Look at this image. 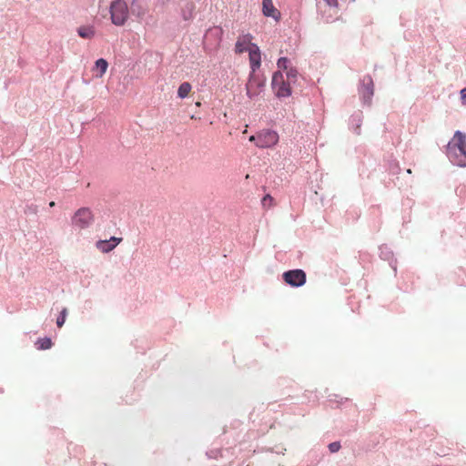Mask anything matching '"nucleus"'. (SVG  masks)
I'll return each mask as SVG.
<instances>
[{
	"label": "nucleus",
	"instance_id": "obj_17",
	"mask_svg": "<svg viewBox=\"0 0 466 466\" xmlns=\"http://www.w3.org/2000/svg\"><path fill=\"white\" fill-rule=\"evenodd\" d=\"M261 205L264 209H268L275 206V200L274 198L269 195L267 194L261 200Z\"/></svg>",
	"mask_w": 466,
	"mask_h": 466
},
{
	"label": "nucleus",
	"instance_id": "obj_8",
	"mask_svg": "<svg viewBox=\"0 0 466 466\" xmlns=\"http://www.w3.org/2000/svg\"><path fill=\"white\" fill-rule=\"evenodd\" d=\"M374 92V85L372 78L370 76H365L362 80V86L360 89L361 96L365 103L370 104L371 100V96Z\"/></svg>",
	"mask_w": 466,
	"mask_h": 466
},
{
	"label": "nucleus",
	"instance_id": "obj_25",
	"mask_svg": "<svg viewBox=\"0 0 466 466\" xmlns=\"http://www.w3.org/2000/svg\"><path fill=\"white\" fill-rule=\"evenodd\" d=\"M249 141L250 142H255L257 144V142H258V137H257V134L256 135H253L249 137Z\"/></svg>",
	"mask_w": 466,
	"mask_h": 466
},
{
	"label": "nucleus",
	"instance_id": "obj_4",
	"mask_svg": "<svg viewBox=\"0 0 466 466\" xmlns=\"http://www.w3.org/2000/svg\"><path fill=\"white\" fill-rule=\"evenodd\" d=\"M265 86V80L256 74L250 72L248 81L246 85L247 96L254 98L261 94Z\"/></svg>",
	"mask_w": 466,
	"mask_h": 466
},
{
	"label": "nucleus",
	"instance_id": "obj_21",
	"mask_svg": "<svg viewBox=\"0 0 466 466\" xmlns=\"http://www.w3.org/2000/svg\"><path fill=\"white\" fill-rule=\"evenodd\" d=\"M327 5L330 7H333V8H338L339 6V3H338V0H324Z\"/></svg>",
	"mask_w": 466,
	"mask_h": 466
},
{
	"label": "nucleus",
	"instance_id": "obj_19",
	"mask_svg": "<svg viewBox=\"0 0 466 466\" xmlns=\"http://www.w3.org/2000/svg\"><path fill=\"white\" fill-rule=\"evenodd\" d=\"M289 63V61L287 57H280L277 62V66L279 69L288 70Z\"/></svg>",
	"mask_w": 466,
	"mask_h": 466
},
{
	"label": "nucleus",
	"instance_id": "obj_15",
	"mask_svg": "<svg viewBox=\"0 0 466 466\" xmlns=\"http://www.w3.org/2000/svg\"><path fill=\"white\" fill-rule=\"evenodd\" d=\"M191 89H192V86L188 82H183L177 89L178 97L179 98L187 97L189 95Z\"/></svg>",
	"mask_w": 466,
	"mask_h": 466
},
{
	"label": "nucleus",
	"instance_id": "obj_10",
	"mask_svg": "<svg viewBox=\"0 0 466 466\" xmlns=\"http://www.w3.org/2000/svg\"><path fill=\"white\" fill-rule=\"evenodd\" d=\"M262 13L265 16L279 21L280 12L275 7L272 0H262Z\"/></svg>",
	"mask_w": 466,
	"mask_h": 466
},
{
	"label": "nucleus",
	"instance_id": "obj_12",
	"mask_svg": "<svg viewBox=\"0 0 466 466\" xmlns=\"http://www.w3.org/2000/svg\"><path fill=\"white\" fill-rule=\"evenodd\" d=\"M121 241H122L121 238L112 237L108 240L97 241L96 244V247L101 252L106 253V252L113 250Z\"/></svg>",
	"mask_w": 466,
	"mask_h": 466
},
{
	"label": "nucleus",
	"instance_id": "obj_2",
	"mask_svg": "<svg viewBox=\"0 0 466 466\" xmlns=\"http://www.w3.org/2000/svg\"><path fill=\"white\" fill-rule=\"evenodd\" d=\"M112 23L116 25H123L128 18V7L124 0H115L110 5Z\"/></svg>",
	"mask_w": 466,
	"mask_h": 466
},
{
	"label": "nucleus",
	"instance_id": "obj_22",
	"mask_svg": "<svg viewBox=\"0 0 466 466\" xmlns=\"http://www.w3.org/2000/svg\"><path fill=\"white\" fill-rule=\"evenodd\" d=\"M78 34L81 37L86 38L87 37V29L85 27H80L78 29Z\"/></svg>",
	"mask_w": 466,
	"mask_h": 466
},
{
	"label": "nucleus",
	"instance_id": "obj_18",
	"mask_svg": "<svg viewBox=\"0 0 466 466\" xmlns=\"http://www.w3.org/2000/svg\"><path fill=\"white\" fill-rule=\"evenodd\" d=\"M66 315H67V309H63L60 313V316L56 319V325L58 328H61L64 325L66 319Z\"/></svg>",
	"mask_w": 466,
	"mask_h": 466
},
{
	"label": "nucleus",
	"instance_id": "obj_5",
	"mask_svg": "<svg viewBox=\"0 0 466 466\" xmlns=\"http://www.w3.org/2000/svg\"><path fill=\"white\" fill-rule=\"evenodd\" d=\"M257 137H258V142H257V147L260 148H268L272 147L278 144L279 137L276 131L266 129L258 132L257 134Z\"/></svg>",
	"mask_w": 466,
	"mask_h": 466
},
{
	"label": "nucleus",
	"instance_id": "obj_9",
	"mask_svg": "<svg viewBox=\"0 0 466 466\" xmlns=\"http://www.w3.org/2000/svg\"><path fill=\"white\" fill-rule=\"evenodd\" d=\"M248 58L251 72H256L261 65V54L258 45L253 46V47L248 51Z\"/></svg>",
	"mask_w": 466,
	"mask_h": 466
},
{
	"label": "nucleus",
	"instance_id": "obj_13",
	"mask_svg": "<svg viewBox=\"0 0 466 466\" xmlns=\"http://www.w3.org/2000/svg\"><path fill=\"white\" fill-rule=\"evenodd\" d=\"M108 67V63L104 58H100L96 60L95 66L93 67L94 76L96 77H102L103 75L106 72Z\"/></svg>",
	"mask_w": 466,
	"mask_h": 466
},
{
	"label": "nucleus",
	"instance_id": "obj_24",
	"mask_svg": "<svg viewBox=\"0 0 466 466\" xmlns=\"http://www.w3.org/2000/svg\"><path fill=\"white\" fill-rule=\"evenodd\" d=\"M287 76L289 78L295 77L297 76V71L294 68H289L287 72Z\"/></svg>",
	"mask_w": 466,
	"mask_h": 466
},
{
	"label": "nucleus",
	"instance_id": "obj_14",
	"mask_svg": "<svg viewBox=\"0 0 466 466\" xmlns=\"http://www.w3.org/2000/svg\"><path fill=\"white\" fill-rule=\"evenodd\" d=\"M196 5L193 2H187L182 8V16L185 20L193 18Z\"/></svg>",
	"mask_w": 466,
	"mask_h": 466
},
{
	"label": "nucleus",
	"instance_id": "obj_16",
	"mask_svg": "<svg viewBox=\"0 0 466 466\" xmlns=\"http://www.w3.org/2000/svg\"><path fill=\"white\" fill-rule=\"evenodd\" d=\"M35 345L38 350H48L52 347L53 342H52L51 339H49V338H43V339H39L36 341Z\"/></svg>",
	"mask_w": 466,
	"mask_h": 466
},
{
	"label": "nucleus",
	"instance_id": "obj_11",
	"mask_svg": "<svg viewBox=\"0 0 466 466\" xmlns=\"http://www.w3.org/2000/svg\"><path fill=\"white\" fill-rule=\"evenodd\" d=\"M72 224L79 230L84 229L87 224V210L86 208L78 209L72 218Z\"/></svg>",
	"mask_w": 466,
	"mask_h": 466
},
{
	"label": "nucleus",
	"instance_id": "obj_23",
	"mask_svg": "<svg viewBox=\"0 0 466 466\" xmlns=\"http://www.w3.org/2000/svg\"><path fill=\"white\" fill-rule=\"evenodd\" d=\"M461 99L463 105H466V88L461 90Z\"/></svg>",
	"mask_w": 466,
	"mask_h": 466
},
{
	"label": "nucleus",
	"instance_id": "obj_3",
	"mask_svg": "<svg viewBox=\"0 0 466 466\" xmlns=\"http://www.w3.org/2000/svg\"><path fill=\"white\" fill-rule=\"evenodd\" d=\"M272 88L278 97H288L291 95L290 86L284 80L283 74L280 71L273 74Z\"/></svg>",
	"mask_w": 466,
	"mask_h": 466
},
{
	"label": "nucleus",
	"instance_id": "obj_26",
	"mask_svg": "<svg viewBox=\"0 0 466 466\" xmlns=\"http://www.w3.org/2000/svg\"><path fill=\"white\" fill-rule=\"evenodd\" d=\"M55 205H56V203H55L54 201H51V202L49 203V206H50L51 208H52V207H55Z\"/></svg>",
	"mask_w": 466,
	"mask_h": 466
},
{
	"label": "nucleus",
	"instance_id": "obj_27",
	"mask_svg": "<svg viewBox=\"0 0 466 466\" xmlns=\"http://www.w3.org/2000/svg\"><path fill=\"white\" fill-rule=\"evenodd\" d=\"M196 105H197L198 106H200V102H197V103H196Z\"/></svg>",
	"mask_w": 466,
	"mask_h": 466
},
{
	"label": "nucleus",
	"instance_id": "obj_1",
	"mask_svg": "<svg viewBox=\"0 0 466 466\" xmlns=\"http://www.w3.org/2000/svg\"><path fill=\"white\" fill-rule=\"evenodd\" d=\"M449 158L460 167H466V134L456 131L446 147Z\"/></svg>",
	"mask_w": 466,
	"mask_h": 466
},
{
	"label": "nucleus",
	"instance_id": "obj_7",
	"mask_svg": "<svg viewBox=\"0 0 466 466\" xmlns=\"http://www.w3.org/2000/svg\"><path fill=\"white\" fill-rule=\"evenodd\" d=\"M252 40L253 35L249 33L239 35L235 44V53L240 55L244 52H248L253 46H257V44H254Z\"/></svg>",
	"mask_w": 466,
	"mask_h": 466
},
{
	"label": "nucleus",
	"instance_id": "obj_20",
	"mask_svg": "<svg viewBox=\"0 0 466 466\" xmlns=\"http://www.w3.org/2000/svg\"><path fill=\"white\" fill-rule=\"evenodd\" d=\"M329 449L331 452H337L339 449H340V444L339 442H331L329 445Z\"/></svg>",
	"mask_w": 466,
	"mask_h": 466
},
{
	"label": "nucleus",
	"instance_id": "obj_6",
	"mask_svg": "<svg viewBox=\"0 0 466 466\" xmlns=\"http://www.w3.org/2000/svg\"><path fill=\"white\" fill-rule=\"evenodd\" d=\"M282 277L284 281L291 287H301L306 283V273L302 269L288 270Z\"/></svg>",
	"mask_w": 466,
	"mask_h": 466
}]
</instances>
